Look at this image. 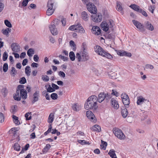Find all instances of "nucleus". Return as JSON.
I'll list each match as a JSON object with an SVG mask.
<instances>
[{"label":"nucleus","mask_w":158,"mask_h":158,"mask_svg":"<svg viewBox=\"0 0 158 158\" xmlns=\"http://www.w3.org/2000/svg\"><path fill=\"white\" fill-rule=\"evenodd\" d=\"M86 115L89 119H94L95 117L93 113L90 110L87 111L86 113Z\"/></svg>","instance_id":"nucleus-20"},{"label":"nucleus","mask_w":158,"mask_h":158,"mask_svg":"<svg viewBox=\"0 0 158 158\" xmlns=\"http://www.w3.org/2000/svg\"><path fill=\"white\" fill-rule=\"evenodd\" d=\"M17 106L16 105L12 106H11V108L10 110V111L11 113H14L16 112V110L15 108L17 107Z\"/></svg>","instance_id":"nucleus-52"},{"label":"nucleus","mask_w":158,"mask_h":158,"mask_svg":"<svg viewBox=\"0 0 158 158\" xmlns=\"http://www.w3.org/2000/svg\"><path fill=\"white\" fill-rule=\"evenodd\" d=\"M42 79L44 81H48L49 80V78L47 76L42 75Z\"/></svg>","instance_id":"nucleus-48"},{"label":"nucleus","mask_w":158,"mask_h":158,"mask_svg":"<svg viewBox=\"0 0 158 158\" xmlns=\"http://www.w3.org/2000/svg\"><path fill=\"white\" fill-rule=\"evenodd\" d=\"M106 93H101L98 95V101L101 103L104 100L105 98Z\"/></svg>","instance_id":"nucleus-16"},{"label":"nucleus","mask_w":158,"mask_h":158,"mask_svg":"<svg viewBox=\"0 0 158 158\" xmlns=\"http://www.w3.org/2000/svg\"><path fill=\"white\" fill-rule=\"evenodd\" d=\"M12 50L14 52H18L20 50L19 46L16 43H13L11 45Z\"/></svg>","instance_id":"nucleus-15"},{"label":"nucleus","mask_w":158,"mask_h":158,"mask_svg":"<svg viewBox=\"0 0 158 158\" xmlns=\"http://www.w3.org/2000/svg\"><path fill=\"white\" fill-rule=\"evenodd\" d=\"M49 28L52 34L54 35H56L58 33L56 26L54 24H51L49 26Z\"/></svg>","instance_id":"nucleus-13"},{"label":"nucleus","mask_w":158,"mask_h":158,"mask_svg":"<svg viewBox=\"0 0 158 158\" xmlns=\"http://www.w3.org/2000/svg\"><path fill=\"white\" fill-rule=\"evenodd\" d=\"M8 69V65L7 63H5L3 65V71L4 72H7Z\"/></svg>","instance_id":"nucleus-47"},{"label":"nucleus","mask_w":158,"mask_h":158,"mask_svg":"<svg viewBox=\"0 0 158 158\" xmlns=\"http://www.w3.org/2000/svg\"><path fill=\"white\" fill-rule=\"evenodd\" d=\"M81 17L82 19L85 21H87L89 19V15L85 11H83L81 13Z\"/></svg>","instance_id":"nucleus-19"},{"label":"nucleus","mask_w":158,"mask_h":158,"mask_svg":"<svg viewBox=\"0 0 158 158\" xmlns=\"http://www.w3.org/2000/svg\"><path fill=\"white\" fill-rule=\"evenodd\" d=\"M92 31L95 35H98L101 33V30L98 27L93 26L92 29Z\"/></svg>","instance_id":"nucleus-11"},{"label":"nucleus","mask_w":158,"mask_h":158,"mask_svg":"<svg viewBox=\"0 0 158 158\" xmlns=\"http://www.w3.org/2000/svg\"><path fill=\"white\" fill-rule=\"evenodd\" d=\"M20 96H21L22 98L25 99L27 98V92L26 90H21L20 91Z\"/></svg>","instance_id":"nucleus-24"},{"label":"nucleus","mask_w":158,"mask_h":158,"mask_svg":"<svg viewBox=\"0 0 158 158\" xmlns=\"http://www.w3.org/2000/svg\"><path fill=\"white\" fill-rule=\"evenodd\" d=\"M55 91V89H54L53 88H52L50 85H49V87L47 89V92H54Z\"/></svg>","instance_id":"nucleus-54"},{"label":"nucleus","mask_w":158,"mask_h":158,"mask_svg":"<svg viewBox=\"0 0 158 158\" xmlns=\"http://www.w3.org/2000/svg\"><path fill=\"white\" fill-rule=\"evenodd\" d=\"M26 82V80L24 77H23L20 79L19 82L21 84H24Z\"/></svg>","instance_id":"nucleus-51"},{"label":"nucleus","mask_w":158,"mask_h":158,"mask_svg":"<svg viewBox=\"0 0 158 158\" xmlns=\"http://www.w3.org/2000/svg\"><path fill=\"white\" fill-rule=\"evenodd\" d=\"M77 28L76 31L79 32L81 33H84L85 32V31L80 24L79 23L77 25Z\"/></svg>","instance_id":"nucleus-23"},{"label":"nucleus","mask_w":158,"mask_h":158,"mask_svg":"<svg viewBox=\"0 0 158 158\" xmlns=\"http://www.w3.org/2000/svg\"><path fill=\"white\" fill-rule=\"evenodd\" d=\"M8 55L7 52L6 51L4 52L3 53V56H2V60L3 61H6L8 57Z\"/></svg>","instance_id":"nucleus-46"},{"label":"nucleus","mask_w":158,"mask_h":158,"mask_svg":"<svg viewBox=\"0 0 158 158\" xmlns=\"http://www.w3.org/2000/svg\"><path fill=\"white\" fill-rule=\"evenodd\" d=\"M2 94L5 96L6 94L7 93V90L6 88H4L2 89Z\"/></svg>","instance_id":"nucleus-60"},{"label":"nucleus","mask_w":158,"mask_h":158,"mask_svg":"<svg viewBox=\"0 0 158 158\" xmlns=\"http://www.w3.org/2000/svg\"><path fill=\"white\" fill-rule=\"evenodd\" d=\"M76 58L78 62L85 61L89 59V57L86 51H81L76 54Z\"/></svg>","instance_id":"nucleus-3"},{"label":"nucleus","mask_w":158,"mask_h":158,"mask_svg":"<svg viewBox=\"0 0 158 158\" xmlns=\"http://www.w3.org/2000/svg\"><path fill=\"white\" fill-rule=\"evenodd\" d=\"M121 97L125 106L126 107H128L130 103V99L128 95L125 93L122 94L121 95Z\"/></svg>","instance_id":"nucleus-7"},{"label":"nucleus","mask_w":158,"mask_h":158,"mask_svg":"<svg viewBox=\"0 0 158 158\" xmlns=\"http://www.w3.org/2000/svg\"><path fill=\"white\" fill-rule=\"evenodd\" d=\"M126 108L125 107L121 109V114L123 117L124 118L126 117L128 114V112Z\"/></svg>","instance_id":"nucleus-21"},{"label":"nucleus","mask_w":158,"mask_h":158,"mask_svg":"<svg viewBox=\"0 0 158 158\" xmlns=\"http://www.w3.org/2000/svg\"><path fill=\"white\" fill-rule=\"evenodd\" d=\"M115 152V151L114 150L111 149L109 151L108 154L112 158H117Z\"/></svg>","instance_id":"nucleus-27"},{"label":"nucleus","mask_w":158,"mask_h":158,"mask_svg":"<svg viewBox=\"0 0 158 158\" xmlns=\"http://www.w3.org/2000/svg\"><path fill=\"white\" fill-rule=\"evenodd\" d=\"M39 97V91H36L33 94V99L32 101V104L38 101Z\"/></svg>","instance_id":"nucleus-17"},{"label":"nucleus","mask_w":158,"mask_h":158,"mask_svg":"<svg viewBox=\"0 0 158 158\" xmlns=\"http://www.w3.org/2000/svg\"><path fill=\"white\" fill-rule=\"evenodd\" d=\"M87 9L90 13L96 14L97 13V10L96 6L91 2H89L86 4Z\"/></svg>","instance_id":"nucleus-6"},{"label":"nucleus","mask_w":158,"mask_h":158,"mask_svg":"<svg viewBox=\"0 0 158 158\" xmlns=\"http://www.w3.org/2000/svg\"><path fill=\"white\" fill-rule=\"evenodd\" d=\"M4 23L5 25L8 27L11 28L12 27L11 23L8 20H5Z\"/></svg>","instance_id":"nucleus-42"},{"label":"nucleus","mask_w":158,"mask_h":158,"mask_svg":"<svg viewBox=\"0 0 158 158\" xmlns=\"http://www.w3.org/2000/svg\"><path fill=\"white\" fill-rule=\"evenodd\" d=\"M54 114L53 113H51L49 114L48 120V122L49 123H52L54 120Z\"/></svg>","instance_id":"nucleus-30"},{"label":"nucleus","mask_w":158,"mask_h":158,"mask_svg":"<svg viewBox=\"0 0 158 158\" xmlns=\"http://www.w3.org/2000/svg\"><path fill=\"white\" fill-rule=\"evenodd\" d=\"M137 99V104L138 105H141L143 103L147 102V104L149 103V100H147L142 96L138 97Z\"/></svg>","instance_id":"nucleus-8"},{"label":"nucleus","mask_w":158,"mask_h":158,"mask_svg":"<svg viewBox=\"0 0 158 158\" xmlns=\"http://www.w3.org/2000/svg\"><path fill=\"white\" fill-rule=\"evenodd\" d=\"M69 57L71 60L73 61L75 59V55L74 52L73 51L70 52L69 53Z\"/></svg>","instance_id":"nucleus-33"},{"label":"nucleus","mask_w":158,"mask_h":158,"mask_svg":"<svg viewBox=\"0 0 158 158\" xmlns=\"http://www.w3.org/2000/svg\"><path fill=\"white\" fill-rule=\"evenodd\" d=\"M57 95L55 93H53L51 95V98L53 100H56L57 98Z\"/></svg>","instance_id":"nucleus-49"},{"label":"nucleus","mask_w":158,"mask_h":158,"mask_svg":"<svg viewBox=\"0 0 158 158\" xmlns=\"http://www.w3.org/2000/svg\"><path fill=\"white\" fill-rule=\"evenodd\" d=\"M77 27V25H72L69 27V29L71 31H76Z\"/></svg>","instance_id":"nucleus-44"},{"label":"nucleus","mask_w":158,"mask_h":158,"mask_svg":"<svg viewBox=\"0 0 158 158\" xmlns=\"http://www.w3.org/2000/svg\"><path fill=\"white\" fill-rule=\"evenodd\" d=\"M139 12L141 13L145 17H147L148 15L146 12L141 9L140 10Z\"/></svg>","instance_id":"nucleus-55"},{"label":"nucleus","mask_w":158,"mask_h":158,"mask_svg":"<svg viewBox=\"0 0 158 158\" xmlns=\"http://www.w3.org/2000/svg\"><path fill=\"white\" fill-rule=\"evenodd\" d=\"M109 77L112 79H115L116 78L115 76L116 74L115 73H113L109 74Z\"/></svg>","instance_id":"nucleus-56"},{"label":"nucleus","mask_w":158,"mask_h":158,"mask_svg":"<svg viewBox=\"0 0 158 158\" xmlns=\"http://www.w3.org/2000/svg\"><path fill=\"white\" fill-rule=\"evenodd\" d=\"M31 112H27L26 113L25 115V117L26 118V119L27 120H30L31 118Z\"/></svg>","instance_id":"nucleus-38"},{"label":"nucleus","mask_w":158,"mask_h":158,"mask_svg":"<svg viewBox=\"0 0 158 158\" xmlns=\"http://www.w3.org/2000/svg\"><path fill=\"white\" fill-rule=\"evenodd\" d=\"M154 68L153 66L151 64H147L145 65V67L144 68V69L145 70V69H153Z\"/></svg>","instance_id":"nucleus-53"},{"label":"nucleus","mask_w":158,"mask_h":158,"mask_svg":"<svg viewBox=\"0 0 158 158\" xmlns=\"http://www.w3.org/2000/svg\"><path fill=\"white\" fill-rule=\"evenodd\" d=\"M117 54L121 56H126L128 57H131V54L130 53L127 52H126L120 50H116Z\"/></svg>","instance_id":"nucleus-12"},{"label":"nucleus","mask_w":158,"mask_h":158,"mask_svg":"<svg viewBox=\"0 0 158 158\" xmlns=\"http://www.w3.org/2000/svg\"><path fill=\"white\" fill-rule=\"evenodd\" d=\"M102 144V145H101V147L102 149H103L104 150L106 149V148L107 146V142H104L102 140H101Z\"/></svg>","instance_id":"nucleus-41"},{"label":"nucleus","mask_w":158,"mask_h":158,"mask_svg":"<svg viewBox=\"0 0 158 158\" xmlns=\"http://www.w3.org/2000/svg\"><path fill=\"white\" fill-rule=\"evenodd\" d=\"M54 1L52 0H49L47 3L48 9L47 10L46 14L48 16L51 15L53 13L54 9L53 8V6L54 4Z\"/></svg>","instance_id":"nucleus-4"},{"label":"nucleus","mask_w":158,"mask_h":158,"mask_svg":"<svg viewBox=\"0 0 158 158\" xmlns=\"http://www.w3.org/2000/svg\"><path fill=\"white\" fill-rule=\"evenodd\" d=\"M59 57L62 60H63L64 61H67L68 60V58L67 57H65L61 55H60L59 56Z\"/></svg>","instance_id":"nucleus-57"},{"label":"nucleus","mask_w":158,"mask_h":158,"mask_svg":"<svg viewBox=\"0 0 158 158\" xmlns=\"http://www.w3.org/2000/svg\"><path fill=\"white\" fill-rule=\"evenodd\" d=\"M111 103L112 106L114 107V109H117L119 106L118 102L114 98H112L111 99Z\"/></svg>","instance_id":"nucleus-18"},{"label":"nucleus","mask_w":158,"mask_h":158,"mask_svg":"<svg viewBox=\"0 0 158 158\" xmlns=\"http://www.w3.org/2000/svg\"><path fill=\"white\" fill-rule=\"evenodd\" d=\"M130 7L134 10L139 12L140 10L141 9L138 5L135 4L131 5Z\"/></svg>","instance_id":"nucleus-29"},{"label":"nucleus","mask_w":158,"mask_h":158,"mask_svg":"<svg viewBox=\"0 0 158 158\" xmlns=\"http://www.w3.org/2000/svg\"><path fill=\"white\" fill-rule=\"evenodd\" d=\"M92 20L95 22H100L102 20V15L99 14L91 16Z\"/></svg>","instance_id":"nucleus-10"},{"label":"nucleus","mask_w":158,"mask_h":158,"mask_svg":"<svg viewBox=\"0 0 158 158\" xmlns=\"http://www.w3.org/2000/svg\"><path fill=\"white\" fill-rule=\"evenodd\" d=\"M72 108L75 111H78L80 110V108L77 104H74L72 105Z\"/></svg>","instance_id":"nucleus-37"},{"label":"nucleus","mask_w":158,"mask_h":158,"mask_svg":"<svg viewBox=\"0 0 158 158\" xmlns=\"http://www.w3.org/2000/svg\"><path fill=\"white\" fill-rule=\"evenodd\" d=\"M51 147V146L50 144H47L46 146L44 147V148L43 149L42 151L43 153H46L48 152L49 149Z\"/></svg>","instance_id":"nucleus-31"},{"label":"nucleus","mask_w":158,"mask_h":158,"mask_svg":"<svg viewBox=\"0 0 158 158\" xmlns=\"http://www.w3.org/2000/svg\"><path fill=\"white\" fill-rule=\"evenodd\" d=\"M30 67L29 66H27L25 69V72L27 76H29L30 75L31 73Z\"/></svg>","instance_id":"nucleus-36"},{"label":"nucleus","mask_w":158,"mask_h":158,"mask_svg":"<svg viewBox=\"0 0 158 158\" xmlns=\"http://www.w3.org/2000/svg\"><path fill=\"white\" fill-rule=\"evenodd\" d=\"M60 22V20L58 19H55L54 20L53 23L55 25V26H56V25H58L59 23Z\"/></svg>","instance_id":"nucleus-59"},{"label":"nucleus","mask_w":158,"mask_h":158,"mask_svg":"<svg viewBox=\"0 0 158 158\" xmlns=\"http://www.w3.org/2000/svg\"><path fill=\"white\" fill-rule=\"evenodd\" d=\"M12 118L14 123L16 125H18L20 124V122L18 120V118L15 115H13Z\"/></svg>","instance_id":"nucleus-34"},{"label":"nucleus","mask_w":158,"mask_h":158,"mask_svg":"<svg viewBox=\"0 0 158 158\" xmlns=\"http://www.w3.org/2000/svg\"><path fill=\"white\" fill-rule=\"evenodd\" d=\"M27 0H23L22 2V5L23 6H27L28 3Z\"/></svg>","instance_id":"nucleus-61"},{"label":"nucleus","mask_w":158,"mask_h":158,"mask_svg":"<svg viewBox=\"0 0 158 158\" xmlns=\"http://www.w3.org/2000/svg\"><path fill=\"white\" fill-rule=\"evenodd\" d=\"M113 132L115 135L120 139H123L125 138V135L121 130L118 128H115L113 130Z\"/></svg>","instance_id":"nucleus-5"},{"label":"nucleus","mask_w":158,"mask_h":158,"mask_svg":"<svg viewBox=\"0 0 158 158\" xmlns=\"http://www.w3.org/2000/svg\"><path fill=\"white\" fill-rule=\"evenodd\" d=\"M86 48L87 46L86 44V43H83L82 44V48L83 49L82 51H86Z\"/></svg>","instance_id":"nucleus-63"},{"label":"nucleus","mask_w":158,"mask_h":158,"mask_svg":"<svg viewBox=\"0 0 158 158\" xmlns=\"http://www.w3.org/2000/svg\"><path fill=\"white\" fill-rule=\"evenodd\" d=\"M4 116L3 114L0 112V123H2L4 121Z\"/></svg>","instance_id":"nucleus-50"},{"label":"nucleus","mask_w":158,"mask_h":158,"mask_svg":"<svg viewBox=\"0 0 158 158\" xmlns=\"http://www.w3.org/2000/svg\"><path fill=\"white\" fill-rule=\"evenodd\" d=\"M111 98V97L110 94L108 93H106V94L105 98L104 99V100L106 102H107L109 101Z\"/></svg>","instance_id":"nucleus-40"},{"label":"nucleus","mask_w":158,"mask_h":158,"mask_svg":"<svg viewBox=\"0 0 158 158\" xmlns=\"http://www.w3.org/2000/svg\"><path fill=\"white\" fill-rule=\"evenodd\" d=\"M24 85H19L17 87V89L19 90L20 91L21 90H24L23 89Z\"/></svg>","instance_id":"nucleus-64"},{"label":"nucleus","mask_w":158,"mask_h":158,"mask_svg":"<svg viewBox=\"0 0 158 158\" xmlns=\"http://www.w3.org/2000/svg\"><path fill=\"white\" fill-rule=\"evenodd\" d=\"M34 49L33 48H30L28 50L27 53L28 56L31 57L32 56V55L34 53Z\"/></svg>","instance_id":"nucleus-35"},{"label":"nucleus","mask_w":158,"mask_h":158,"mask_svg":"<svg viewBox=\"0 0 158 158\" xmlns=\"http://www.w3.org/2000/svg\"><path fill=\"white\" fill-rule=\"evenodd\" d=\"M94 50L95 52L99 55L110 59L113 58L111 55L107 52L104 50L102 48L98 45H96L95 46Z\"/></svg>","instance_id":"nucleus-2"},{"label":"nucleus","mask_w":158,"mask_h":158,"mask_svg":"<svg viewBox=\"0 0 158 158\" xmlns=\"http://www.w3.org/2000/svg\"><path fill=\"white\" fill-rule=\"evenodd\" d=\"M91 129L93 131H95L99 132L101 131V127L98 125H96L93 126Z\"/></svg>","instance_id":"nucleus-28"},{"label":"nucleus","mask_w":158,"mask_h":158,"mask_svg":"<svg viewBox=\"0 0 158 158\" xmlns=\"http://www.w3.org/2000/svg\"><path fill=\"white\" fill-rule=\"evenodd\" d=\"M16 70L15 68L14 67H12L11 72L10 73L11 75H13V76H15V75Z\"/></svg>","instance_id":"nucleus-62"},{"label":"nucleus","mask_w":158,"mask_h":158,"mask_svg":"<svg viewBox=\"0 0 158 158\" xmlns=\"http://www.w3.org/2000/svg\"><path fill=\"white\" fill-rule=\"evenodd\" d=\"M102 29L106 32L109 30V25L106 22H103L101 25Z\"/></svg>","instance_id":"nucleus-14"},{"label":"nucleus","mask_w":158,"mask_h":158,"mask_svg":"<svg viewBox=\"0 0 158 158\" xmlns=\"http://www.w3.org/2000/svg\"><path fill=\"white\" fill-rule=\"evenodd\" d=\"M20 146L18 143H16L14 144V148L15 150L19 151L20 150Z\"/></svg>","instance_id":"nucleus-43"},{"label":"nucleus","mask_w":158,"mask_h":158,"mask_svg":"<svg viewBox=\"0 0 158 158\" xmlns=\"http://www.w3.org/2000/svg\"><path fill=\"white\" fill-rule=\"evenodd\" d=\"M11 29L8 28H7L6 29H3L2 30V33L4 35H6L7 36H9V33L11 31Z\"/></svg>","instance_id":"nucleus-26"},{"label":"nucleus","mask_w":158,"mask_h":158,"mask_svg":"<svg viewBox=\"0 0 158 158\" xmlns=\"http://www.w3.org/2000/svg\"><path fill=\"white\" fill-rule=\"evenodd\" d=\"M132 22L134 24L138 29L140 31L142 32L144 31V27L141 23L135 20H133Z\"/></svg>","instance_id":"nucleus-9"},{"label":"nucleus","mask_w":158,"mask_h":158,"mask_svg":"<svg viewBox=\"0 0 158 158\" xmlns=\"http://www.w3.org/2000/svg\"><path fill=\"white\" fill-rule=\"evenodd\" d=\"M98 98L96 96L92 95L87 99L85 104V108L86 110H96L98 107L97 103Z\"/></svg>","instance_id":"nucleus-1"},{"label":"nucleus","mask_w":158,"mask_h":158,"mask_svg":"<svg viewBox=\"0 0 158 158\" xmlns=\"http://www.w3.org/2000/svg\"><path fill=\"white\" fill-rule=\"evenodd\" d=\"M20 91L19 90L17 89L16 91L15 95L13 97L14 99L17 101H19L21 100V97L19 96V93Z\"/></svg>","instance_id":"nucleus-25"},{"label":"nucleus","mask_w":158,"mask_h":158,"mask_svg":"<svg viewBox=\"0 0 158 158\" xmlns=\"http://www.w3.org/2000/svg\"><path fill=\"white\" fill-rule=\"evenodd\" d=\"M70 44L73 48V51H75L76 48V45L74 42L73 40H71L69 42Z\"/></svg>","instance_id":"nucleus-39"},{"label":"nucleus","mask_w":158,"mask_h":158,"mask_svg":"<svg viewBox=\"0 0 158 158\" xmlns=\"http://www.w3.org/2000/svg\"><path fill=\"white\" fill-rule=\"evenodd\" d=\"M29 147V144H26L24 147V148H22L21 152H20V153H23L24 152V151L27 150L28 148Z\"/></svg>","instance_id":"nucleus-45"},{"label":"nucleus","mask_w":158,"mask_h":158,"mask_svg":"<svg viewBox=\"0 0 158 158\" xmlns=\"http://www.w3.org/2000/svg\"><path fill=\"white\" fill-rule=\"evenodd\" d=\"M145 23V27L148 29L150 31H153L154 30V27L152 24L148 21Z\"/></svg>","instance_id":"nucleus-22"},{"label":"nucleus","mask_w":158,"mask_h":158,"mask_svg":"<svg viewBox=\"0 0 158 158\" xmlns=\"http://www.w3.org/2000/svg\"><path fill=\"white\" fill-rule=\"evenodd\" d=\"M116 9L118 11H119L122 14H123V12L122 6L118 2L117 3Z\"/></svg>","instance_id":"nucleus-32"},{"label":"nucleus","mask_w":158,"mask_h":158,"mask_svg":"<svg viewBox=\"0 0 158 158\" xmlns=\"http://www.w3.org/2000/svg\"><path fill=\"white\" fill-rule=\"evenodd\" d=\"M59 75L61 77H63L64 78L65 77V74L62 71H60L58 73Z\"/></svg>","instance_id":"nucleus-58"}]
</instances>
